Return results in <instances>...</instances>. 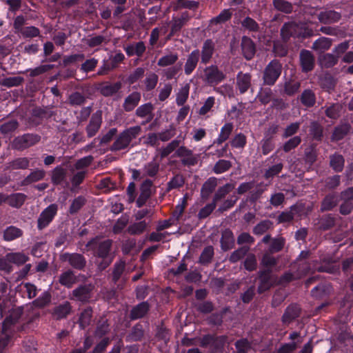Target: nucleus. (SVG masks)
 I'll use <instances>...</instances> for the list:
<instances>
[{"label": "nucleus", "instance_id": "obj_25", "mask_svg": "<svg viewBox=\"0 0 353 353\" xmlns=\"http://www.w3.org/2000/svg\"><path fill=\"white\" fill-rule=\"evenodd\" d=\"M154 106L151 103H147L140 105L135 112V114L140 118H146V121L142 122L145 125L151 121L154 117Z\"/></svg>", "mask_w": 353, "mask_h": 353}, {"label": "nucleus", "instance_id": "obj_39", "mask_svg": "<svg viewBox=\"0 0 353 353\" xmlns=\"http://www.w3.org/2000/svg\"><path fill=\"white\" fill-rule=\"evenodd\" d=\"M332 44V39L327 37H320L312 44V49L318 52H324L330 48Z\"/></svg>", "mask_w": 353, "mask_h": 353}, {"label": "nucleus", "instance_id": "obj_2", "mask_svg": "<svg viewBox=\"0 0 353 353\" xmlns=\"http://www.w3.org/2000/svg\"><path fill=\"white\" fill-rule=\"evenodd\" d=\"M313 30L301 23L292 21L285 22L280 30V36L282 41L287 43L290 38H307L313 36Z\"/></svg>", "mask_w": 353, "mask_h": 353}, {"label": "nucleus", "instance_id": "obj_60", "mask_svg": "<svg viewBox=\"0 0 353 353\" xmlns=\"http://www.w3.org/2000/svg\"><path fill=\"white\" fill-rule=\"evenodd\" d=\"M272 4L275 9L285 14H290L293 10L292 4L286 0H273Z\"/></svg>", "mask_w": 353, "mask_h": 353}, {"label": "nucleus", "instance_id": "obj_31", "mask_svg": "<svg viewBox=\"0 0 353 353\" xmlns=\"http://www.w3.org/2000/svg\"><path fill=\"white\" fill-rule=\"evenodd\" d=\"M330 159V166L336 172L343 171L345 165V159L343 156L338 152L331 154Z\"/></svg>", "mask_w": 353, "mask_h": 353}, {"label": "nucleus", "instance_id": "obj_56", "mask_svg": "<svg viewBox=\"0 0 353 353\" xmlns=\"http://www.w3.org/2000/svg\"><path fill=\"white\" fill-rule=\"evenodd\" d=\"M233 125L231 123H225L221 128V132L214 143L221 145L225 141L233 130Z\"/></svg>", "mask_w": 353, "mask_h": 353}, {"label": "nucleus", "instance_id": "obj_9", "mask_svg": "<svg viewBox=\"0 0 353 353\" xmlns=\"http://www.w3.org/2000/svg\"><path fill=\"white\" fill-rule=\"evenodd\" d=\"M93 290L94 285L92 283L80 285L72 291L70 299L86 303L91 298Z\"/></svg>", "mask_w": 353, "mask_h": 353}, {"label": "nucleus", "instance_id": "obj_46", "mask_svg": "<svg viewBox=\"0 0 353 353\" xmlns=\"http://www.w3.org/2000/svg\"><path fill=\"white\" fill-rule=\"evenodd\" d=\"M232 17V12L230 9H224L216 17L212 18L210 21L211 26H216L219 24L224 23L231 19Z\"/></svg>", "mask_w": 353, "mask_h": 353}, {"label": "nucleus", "instance_id": "obj_51", "mask_svg": "<svg viewBox=\"0 0 353 353\" xmlns=\"http://www.w3.org/2000/svg\"><path fill=\"white\" fill-rule=\"evenodd\" d=\"M300 100L304 106L312 107L316 103V97L312 90H305L300 97Z\"/></svg>", "mask_w": 353, "mask_h": 353}, {"label": "nucleus", "instance_id": "obj_6", "mask_svg": "<svg viewBox=\"0 0 353 353\" xmlns=\"http://www.w3.org/2000/svg\"><path fill=\"white\" fill-rule=\"evenodd\" d=\"M125 270V262L120 260L116 262L112 268V272L110 274L112 283L116 285L117 289L122 290L125 285L128 281L127 274Z\"/></svg>", "mask_w": 353, "mask_h": 353}, {"label": "nucleus", "instance_id": "obj_13", "mask_svg": "<svg viewBox=\"0 0 353 353\" xmlns=\"http://www.w3.org/2000/svg\"><path fill=\"white\" fill-rule=\"evenodd\" d=\"M241 49L243 57L248 61L252 59L256 52L254 42L247 36H243L241 38Z\"/></svg>", "mask_w": 353, "mask_h": 353}, {"label": "nucleus", "instance_id": "obj_17", "mask_svg": "<svg viewBox=\"0 0 353 353\" xmlns=\"http://www.w3.org/2000/svg\"><path fill=\"white\" fill-rule=\"evenodd\" d=\"M215 51V43L210 39H206L201 47L200 52L201 63L202 64H208L212 59Z\"/></svg>", "mask_w": 353, "mask_h": 353}, {"label": "nucleus", "instance_id": "obj_48", "mask_svg": "<svg viewBox=\"0 0 353 353\" xmlns=\"http://www.w3.org/2000/svg\"><path fill=\"white\" fill-rule=\"evenodd\" d=\"M214 255V248L212 245H208L202 251L199 259V263L203 265H208L212 262Z\"/></svg>", "mask_w": 353, "mask_h": 353}, {"label": "nucleus", "instance_id": "obj_53", "mask_svg": "<svg viewBox=\"0 0 353 353\" xmlns=\"http://www.w3.org/2000/svg\"><path fill=\"white\" fill-rule=\"evenodd\" d=\"M21 316V312L19 311H12L3 322L2 330L10 332L9 331L11 325L15 324Z\"/></svg>", "mask_w": 353, "mask_h": 353}, {"label": "nucleus", "instance_id": "obj_28", "mask_svg": "<svg viewBox=\"0 0 353 353\" xmlns=\"http://www.w3.org/2000/svg\"><path fill=\"white\" fill-rule=\"evenodd\" d=\"M72 312V305L69 301H65L53 309V316L57 320L66 318Z\"/></svg>", "mask_w": 353, "mask_h": 353}, {"label": "nucleus", "instance_id": "obj_24", "mask_svg": "<svg viewBox=\"0 0 353 353\" xmlns=\"http://www.w3.org/2000/svg\"><path fill=\"white\" fill-rule=\"evenodd\" d=\"M121 87L122 83L120 81L114 83L104 82L100 84L98 89L103 96L109 97L117 93L121 90Z\"/></svg>", "mask_w": 353, "mask_h": 353}, {"label": "nucleus", "instance_id": "obj_42", "mask_svg": "<svg viewBox=\"0 0 353 353\" xmlns=\"http://www.w3.org/2000/svg\"><path fill=\"white\" fill-rule=\"evenodd\" d=\"M310 134L313 140L321 141L323 137V127L317 121L310 123Z\"/></svg>", "mask_w": 353, "mask_h": 353}, {"label": "nucleus", "instance_id": "obj_38", "mask_svg": "<svg viewBox=\"0 0 353 353\" xmlns=\"http://www.w3.org/2000/svg\"><path fill=\"white\" fill-rule=\"evenodd\" d=\"M234 184L230 183H228L224 185L219 187L215 192L212 202L216 205V203L224 199L228 193L234 189Z\"/></svg>", "mask_w": 353, "mask_h": 353}, {"label": "nucleus", "instance_id": "obj_59", "mask_svg": "<svg viewBox=\"0 0 353 353\" xmlns=\"http://www.w3.org/2000/svg\"><path fill=\"white\" fill-rule=\"evenodd\" d=\"M250 250L249 246H241L232 252L229 257L231 263H235L242 259Z\"/></svg>", "mask_w": 353, "mask_h": 353}, {"label": "nucleus", "instance_id": "obj_26", "mask_svg": "<svg viewBox=\"0 0 353 353\" xmlns=\"http://www.w3.org/2000/svg\"><path fill=\"white\" fill-rule=\"evenodd\" d=\"M150 310V305L147 301H143L133 307L130 313L131 320L141 319L145 316Z\"/></svg>", "mask_w": 353, "mask_h": 353}, {"label": "nucleus", "instance_id": "obj_52", "mask_svg": "<svg viewBox=\"0 0 353 353\" xmlns=\"http://www.w3.org/2000/svg\"><path fill=\"white\" fill-rule=\"evenodd\" d=\"M92 309L90 307H88L81 313L79 319V324L81 329H85L90 324L92 317Z\"/></svg>", "mask_w": 353, "mask_h": 353}, {"label": "nucleus", "instance_id": "obj_8", "mask_svg": "<svg viewBox=\"0 0 353 353\" xmlns=\"http://www.w3.org/2000/svg\"><path fill=\"white\" fill-rule=\"evenodd\" d=\"M58 211V205L51 204L44 209L37 219V228L42 230L46 228L53 220Z\"/></svg>", "mask_w": 353, "mask_h": 353}, {"label": "nucleus", "instance_id": "obj_3", "mask_svg": "<svg viewBox=\"0 0 353 353\" xmlns=\"http://www.w3.org/2000/svg\"><path fill=\"white\" fill-rule=\"evenodd\" d=\"M142 132L141 127L134 125L128 128L116 135V138L111 145L110 150L112 152H118L133 146L132 142L136 139Z\"/></svg>", "mask_w": 353, "mask_h": 353}, {"label": "nucleus", "instance_id": "obj_20", "mask_svg": "<svg viewBox=\"0 0 353 353\" xmlns=\"http://www.w3.org/2000/svg\"><path fill=\"white\" fill-rule=\"evenodd\" d=\"M152 181L150 179L145 180L141 184L140 188L141 192L136 201V204L138 208L142 207L150 197L152 194Z\"/></svg>", "mask_w": 353, "mask_h": 353}, {"label": "nucleus", "instance_id": "obj_55", "mask_svg": "<svg viewBox=\"0 0 353 353\" xmlns=\"http://www.w3.org/2000/svg\"><path fill=\"white\" fill-rule=\"evenodd\" d=\"M273 227V223L270 220L261 221L253 228V233L255 235L261 236Z\"/></svg>", "mask_w": 353, "mask_h": 353}, {"label": "nucleus", "instance_id": "obj_35", "mask_svg": "<svg viewBox=\"0 0 353 353\" xmlns=\"http://www.w3.org/2000/svg\"><path fill=\"white\" fill-rule=\"evenodd\" d=\"M332 291V285L329 283H321L316 286L312 291L311 294L315 299H322L329 295Z\"/></svg>", "mask_w": 353, "mask_h": 353}, {"label": "nucleus", "instance_id": "obj_15", "mask_svg": "<svg viewBox=\"0 0 353 353\" xmlns=\"http://www.w3.org/2000/svg\"><path fill=\"white\" fill-rule=\"evenodd\" d=\"M252 87V74L242 71L238 72L236 78V88L239 93H245Z\"/></svg>", "mask_w": 353, "mask_h": 353}, {"label": "nucleus", "instance_id": "obj_43", "mask_svg": "<svg viewBox=\"0 0 353 353\" xmlns=\"http://www.w3.org/2000/svg\"><path fill=\"white\" fill-rule=\"evenodd\" d=\"M338 201L335 194H329L321 201V211H330L337 205Z\"/></svg>", "mask_w": 353, "mask_h": 353}, {"label": "nucleus", "instance_id": "obj_22", "mask_svg": "<svg viewBox=\"0 0 353 353\" xmlns=\"http://www.w3.org/2000/svg\"><path fill=\"white\" fill-rule=\"evenodd\" d=\"M341 19V14L333 10L321 12L318 14V19L323 24H332L338 22Z\"/></svg>", "mask_w": 353, "mask_h": 353}, {"label": "nucleus", "instance_id": "obj_11", "mask_svg": "<svg viewBox=\"0 0 353 353\" xmlns=\"http://www.w3.org/2000/svg\"><path fill=\"white\" fill-rule=\"evenodd\" d=\"M258 278L259 280L257 288L259 294H262L270 290L275 282V279L270 269L260 270L258 272Z\"/></svg>", "mask_w": 353, "mask_h": 353}, {"label": "nucleus", "instance_id": "obj_16", "mask_svg": "<svg viewBox=\"0 0 353 353\" xmlns=\"http://www.w3.org/2000/svg\"><path fill=\"white\" fill-rule=\"evenodd\" d=\"M102 123V114L101 111L94 113L88 125L85 128L87 135L89 138L93 137L99 132Z\"/></svg>", "mask_w": 353, "mask_h": 353}, {"label": "nucleus", "instance_id": "obj_23", "mask_svg": "<svg viewBox=\"0 0 353 353\" xmlns=\"http://www.w3.org/2000/svg\"><path fill=\"white\" fill-rule=\"evenodd\" d=\"M301 308L297 304H290L285 309L281 320L284 324H290L300 316Z\"/></svg>", "mask_w": 353, "mask_h": 353}, {"label": "nucleus", "instance_id": "obj_45", "mask_svg": "<svg viewBox=\"0 0 353 353\" xmlns=\"http://www.w3.org/2000/svg\"><path fill=\"white\" fill-rule=\"evenodd\" d=\"M318 227L321 230H327L335 225V218L331 214L322 216L318 221Z\"/></svg>", "mask_w": 353, "mask_h": 353}, {"label": "nucleus", "instance_id": "obj_58", "mask_svg": "<svg viewBox=\"0 0 353 353\" xmlns=\"http://www.w3.org/2000/svg\"><path fill=\"white\" fill-rule=\"evenodd\" d=\"M324 108L325 115L330 119H336L340 117V112L342 109V105L339 103H332L329 106H325Z\"/></svg>", "mask_w": 353, "mask_h": 353}, {"label": "nucleus", "instance_id": "obj_4", "mask_svg": "<svg viewBox=\"0 0 353 353\" xmlns=\"http://www.w3.org/2000/svg\"><path fill=\"white\" fill-rule=\"evenodd\" d=\"M201 78L209 86H216L226 79V74L216 65L212 64L203 70Z\"/></svg>", "mask_w": 353, "mask_h": 353}, {"label": "nucleus", "instance_id": "obj_12", "mask_svg": "<svg viewBox=\"0 0 353 353\" xmlns=\"http://www.w3.org/2000/svg\"><path fill=\"white\" fill-rule=\"evenodd\" d=\"M299 61L302 72H308L314 69L315 58L310 50H301L299 54Z\"/></svg>", "mask_w": 353, "mask_h": 353}, {"label": "nucleus", "instance_id": "obj_41", "mask_svg": "<svg viewBox=\"0 0 353 353\" xmlns=\"http://www.w3.org/2000/svg\"><path fill=\"white\" fill-rule=\"evenodd\" d=\"M301 83L299 81L290 79L285 81L283 92L288 96H293L299 92Z\"/></svg>", "mask_w": 353, "mask_h": 353}, {"label": "nucleus", "instance_id": "obj_57", "mask_svg": "<svg viewBox=\"0 0 353 353\" xmlns=\"http://www.w3.org/2000/svg\"><path fill=\"white\" fill-rule=\"evenodd\" d=\"M7 260L10 261L11 264L21 265L26 263L28 256L21 252H10L7 254Z\"/></svg>", "mask_w": 353, "mask_h": 353}, {"label": "nucleus", "instance_id": "obj_63", "mask_svg": "<svg viewBox=\"0 0 353 353\" xmlns=\"http://www.w3.org/2000/svg\"><path fill=\"white\" fill-rule=\"evenodd\" d=\"M24 81V79L20 76L10 77L3 79L0 81L2 86L7 88L15 87L21 85Z\"/></svg>", "mask_w": 353, "mask_h": 353}, {"label": "nucleus", "instance_id": "obj_19", "mask_svg": "<svg viewBox=\"0 0 353 353\" xmlns=\"http://www.w3.org/2000/svg\"><path fill=\"white\" fill-rule=\"evenodd\" d=\"M221 249L223 252H227L235 245V238L232 231L226 228L221 231V237L220 239Z\"/></svg>", "mask_w": 353, "mask_h": 353}, {"label": "nucleus", "instance_id": "obj_50", "mask_svg": "<svg viewBox=\"0 0 353 353\" xmlns=\"http://www.w3.org/2000/svg\"><path fill=\"white\" fill-rule=\"evenodd\" d=\"M285 245V239L283 236L273 238L270 242L268 251L270 253H276L281 252Z\"/></svg>", "mask_w": 353, "mask_h": 353}, {"label": "nucleus", "instance_id": "obj_34", "mask_svg": "<svg viewBox=\"0 0 353 353\" xmlns=\"http://www.w3.org/2000/svg\"><path fill=\"white\" fill-rule=\"evenodd\" d=\"M125 51L129 57L136 55L138 57H141L145 51V46L144 42L139 41L136 43L127 46L125 48Z\"/></svg>", "mask_w": 353, "mask_h": 353}, {"label": "nucleus", "instance_id": "obj_5", "mask_svg": "<svg viewBox=\"0 0 353 353\" xmlns=\"http://www.w3.org/2000/svg\"><path fill=\"white\" fill-rule=\"evenodd\" d=\"M282 69V64L279 61H271L263 72V84L269 86L274 85L281 74Z\"/></svg>", "mask_w": 353, "mask_h": 353}, {"label": "nucleus", "instance_id": "obj_49", "mask_svg": "<svg viewBox=\"0 0 353 353\" xmlns=\"http://www.w3.org/2000/svg\"><path fill=\"white\" fill-rule=\"evenodd\" d=\"M339 61L338 57L331 53H326L319 58L321 65L325 68H330L334 66Z\"/></svg>", "mask_w": 353, "mask_h": 353}, {"label": "nucleus", "instance_id": "obj_33", "mask_svg": "<svg viewBox=\"0 0 353 353\" xmlns=\"http://www.w3.org/2000/svg\"><path fill=\"white\" fill-rule=\"evenodd\" d=\"M140 101L141 94L139 92H133L125 99L123 108L125 111L130 112L134 109Z\"/></svg>", "mask_w": 353, "mask_h": 353}, {"label": "nucleus", "instance_id": "obj_27", "mask_svg": "<svg viewBox=\"0 0 353 353\" xmlns=\"http://www.w3.org/2000/svg\"><path fill=\"white\" fill-rule=\"evenodd\" d=\"M30 165V159L28 157H18L8 162L6 165V170L12 171L15 170H26Z\"/></svg>", "mask_w": 353, "mask_h": 353}, {"label": "nucleus", "instance_id": "obj_47", "mask_svg": "<svg viewBox=\"0 0 353 353\" xmlns=\"http://www.w3.org/2000/svg\"><path fill=\"white\" fill-rule=\"evenodd\" d=\"M22 230L15 226H9L3 232V239L6 241H11L22 236Z\"/></svg>", "mask_w": 353, "mask_h": 353}, {"label": "nucleus", "instance_id": "obj_30", "mask_svg": "<svg viewBox=\"0 0 353 353\" xmlns=\"http://www.w3.org/2000/svg\"><path fill=\"white\" fill-rule=\"evenodd\" d=\"M27 199V196L23 193H14L9 196H5L4 202H6L12 208H21Z\"/></svg>", "mask_w": 353, "mask_h": 353}, {"label": "nucleus", "instance_id": "obj_54", "mask_svg": "<svg viewBox=\"0 0 353 353\" xmlns=\"http://www.w3.org/2000/svg\"><path fill=\"white\" fill-rule=\"evenodd\" d=\"M86 97L79 92H73L68 97V103L71 106H81L85 103Z\"/></svg>", "mask_w": 353, "mask_h": 353}, {"label": "nucleus", "instance_id": "obj_37", "mask_svg": "<svg viewBox=\"0 0 353 353\" xmlns=\"http://www.w3.org/2000/svg\"><path fill=\"white\" fill-rule=\"evenodd\" d=\"M303 161L305 164L311 166L317 159L316 145L310 144L304 149Z\"/></svg>", "mask_w": 353, "mask_h": 353}, {"label": "nucleus", "instance_id": "obj_32", "mask_svg": "<svg viewBox=\"0 0 353 353\" xmlns=\"http://www.w3.org/2000/svg\"><path fill=\"white\" fill-rule=\"evenodd\" d=\"M217 186V179L215 177L209 178L202 185L201 196L207 200Z\"/></svg>", "mask_w": 353, "mask_h": 353}, {"label": "nucleus", "instance_id": "obj_18", "mask_svg": "<svg viewBox=\"0 0 353 353\" xmlns=\"http://www.w3.org/2000/svg\"><path fill=\"white\" fill-rule=\"evenodd\" d=\"M190 19L189 14L187 12H183L180 17H174L172 19L171 23L170 32L168 35L167 39H170L172 37L177 34L182 28L187 23Z\"/></svg>", "mask_w": 353, "mask_h": 353}, {"label": "nucleus", "instance_id": "obj_10", "mask_svg": "<svg viewBox=\"0 0 353 353\" xmlns=\"http://www.w3.org/2000/svg\"><path fill=\"white\" fill-rule=\"evenodd\" d=\"M60 259L62 261H68L72 268L77 270H83L87 263L85 256L77 252L62 254L60 256Z\"/></svg>", "mask_w": 353, "mask_h": 353}, {"label": "nucleus", "instance_id": "obj_44", "mask_svg": "<svg viewBox=\"0 0 353 353\" xmlns=\"http://www.w3.org/2000/svg\"><path fill=\"white\" fill-rule=\"evenodd\" d=\"M301 211L299 205H292L290 211L283 212L278 216L279 223H288L293 220L294 216Z\"/></svg>", "mask_w": 353, "mask_h": 353}, {"label": "nucleus", "instance_id": "obj_7", "mask_svg": "<svg viewBox=\"0 0 353 353\" xmlns=\"http://www.w3.org/2000/svg\"><path fill=\"white\" fill-rule=\"evenodd\" d=\"M41 139V136L37 134L26 133L15 137L12 142V148L23 151L39 143Z\"/></svg>", "mask_w": 353, "mask_h": 353}, {"label": "nucleus", "instance_id": "obj_61", "mask_svg": "<svg viewBox=\"0 0 353 353\" xmlns=\"http://www.w3.org/2000/svg\"><path fill=\"white\" fill-rule=\"evenodd\" d=\"M179 59V56L176 53H170L161 57L157 65L160 67H167L174 65Z\"/></svg>", "mask_w": 353, "mask_h": 353}, {"label": "nucleus", "instance_id": "obj_21", "mask_svg": "<svg viewBox=\"0 0 353 353\" xmlns=\"http://www.w3.org/2000/svg\"><path fill=\"white\" fill-rule=\"evenodd\" d=\"M200 57V51L198 49L194 50L187 57L184 65V72L186 75H190L197 66Z\"/></svg>", "mask_w": 353, "mask_h": 353}, {"label": "nucleus", "instance_id": "obj_14", "mask_svg": "<svg viewBox=\"0 0 353 353\" xmlns=\"http://www.w3.org/2000/svg\"><path fill=\"white\" fill-rule=\"evenodd\" d=\"M79 276L76 275L74 272L70 269L63 272L58 278V283L68 289L72 288L79 282Z\"/></svg>", "mask_w": 353, "mask_h": 353}, {"label": "nucleus", "instance_id": "obj_40", "mask_svg": "<svg viewBox=\"0 0 353 353\" xmlns=\"http://www.w3.org/2000/svg\"><path fill=\"white\" fill-rule=\"evenodd\" d=\"M46 176V172L43 170L37 169L30 173L21 182L23 185H28L32 183L37 182L43 179Z\"/></svg>", "mask_w": 353, "mask_h": 353}, {"label": "nucleus", "instance_id": "obj_36", "mask_svg": "<svg viewBox=\"0 0 353 353\" xmlns=\"http://www.w3.org/2000/svg\"><path fill=\"white\" fill-rule=\"evenodd\" d=\"M67 170L59 165L52 171L51 181L54 185H60L66 180Z\"/></svg>", "mask_w": 353, "mask_h": 353}, {"label": "nucleus", "instance_id": "obj_62", "mask_svg": "<svg viewBox=\"0 0 353 353\" xmlns=\"http://www.w3.org/2000/svg\"><path fill=\"white\" fill-rule=\"evenodd\" d=\"M148 226L145 221H141L130 225L128 229V232L131 235H139L142 234Z\"/></svg>", "mask_w": 353, "mask_h": 353}, {"label": "nucleus", "instance_id": "obj_1", "mask_svg": "<svg viewBox=\"0 0 353 353\" xmlns=\"http://www.w3.org/2000/svg\"><path fill=\"white\" fill-rule=\"evenodd\" d=\"M112 244L113 241L111 239L101 240L99 236H96L85 245L88 250H92L95 257L101 259L95 262L99 272L105 270L113 261L114 255L112 253Z\"/></svg>", "mask_w": 353, "mask_h": 353}, {"label": "nucleus", "instance_id": "obj_29", "mask_svg": "<svg viewBox=\"0 0 353 353\" xmlns=\"http://www.w3.org/2000/svg\"><path fill=\"white\" fill-rule=\"evenodd\" d=\"M351 125L348 123H342L334 128L331 136V141L334 142L343 139L350 131Z\"/></svg>", "mask_w": 353, "mask_h": 353}, {"label": "nucleus", "instance_id": "obj_64", "mask_svg": "<svg viewBox=\"0 0 353 353\" xmlns=\"http://www.w3.org/2000/svg\"><path fill=\"white\" fill-rule=\"evenodd\" d=\"M232 166L230 161L220 159L214 165L212 170L216 174H221L228 171Z\"/></svg>", "mask_w": 353, "mask_h": 353}]
</instances>
